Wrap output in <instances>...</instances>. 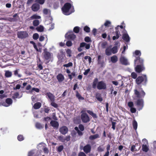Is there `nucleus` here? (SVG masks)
<instances>
[{
  "mask_svg": "<svg viewBox=\"0 0 156 156\" xmlns=\"http://www.w3.org/2000/svg\"><path fill=\"white\" fill-rule=\"evenodd\" d=\"M87 112L90 115H91L94 118L96 119L97 118V115L96 114L93 113L92 111L89 110H87Z\"/></svg>",
  "mask_w": 156,
  "mask_h": 156,
  "instance_id": "a878e982",
  "label": "nucleus"
},
{
  "mask_svg": "<svg viewBox=\"0 0 156 156\" xmlns=\"http://www.w3.org/2000/svg\"><path fill=\"white\" fill-rule=\"evenodd\" d=\"M97 88L99 90H105L106 88V84L103 81L98 82L97 85Z\"/></svg>",
  "mask_w": 156,
  "mask_h": 156,
  "instance_id": "6e6552de",
  "label": "nucleus"
},
{
  "mask_svg": "<svg viewBox=\"0 0 156 156\" xmlns=\"http://www.w3.org/2000/svg\"><path fill=\"white\" fill-rule=\"evenodd\" d=\"M85 47L87 49H88L90 47V44H87L85 42H83L80 44V46L78 48V51L79 52H81L82 51L83 49L82 48Z\"/></svg>",
  "mask_w": 156,
  "mask_h": 156,
  "instance_id": "0eeeda50",
  "label": "nucleus"
},
{
  "mask_svg": "<svg viewBox=\"0 0 156 156\" xmlns=\"http://www.w3.org/2000/svg\"><path fill=\"white\" fill-rule=\"evenodd\" d=\"M39 35L37 33H34L33 36V38L34 39L37 40L39 38Z\"/></svg>",
  "mask_w": 156,
  "mask_h": 156,
  "instance_id": "864d4df0",
  "label": "nucleus"
},
{
  "mask_svg": "<svg viewBox=\"0 0 156 156\" xmlns=\"http://www.w3.org/2000/svg\"><path fill=\"white\" fill-rule=\"evenodd\" d=\"M120 61L121 63L125 65H126L128 64V61L127 59H126L124 56H121L120 59Z\"/></svg>",
  "mask_w": 156,
  "mask_h": 156,
  "instance_id": "a211bd4d",
  "label": "nucleus"
},
{
  "mask_svg": "<svg viewBox=\"0 0 156 156\" xmlns=\"http://www.w3.org/2000/svg\"><path fill=\"white\" fill-rule=\"evenodd\" d=\"M76 96L77 98L79 100H84V98L82 97L81 95L79 94L77 91L76 94Z\"/></svg>",
  "mask_w": 156,
  "mask_h": 156,
  "instance_id": "37998d69",
  "label": "nucleus"
},
{
  "mask_svg": "<svg viewBox=\"0 0 156 156\" xmlns=\"http://www.w3.org/2000/svg\"><path fill=\"white\" fill-rule=\"evenodd\" d=\"M73 64L72 62H69L67 64H65L63 65V66L64 67H68L72 66Z\"/></svg>",
  "mask_w": 156,
  "mask_h": 156,
  "instance_id": "09e8293b",
  "label": "nucleus"
},
{
  "mask_svg": "<svg viewBox=\"0 0 156 156\" xmlns=\"http://www.w3.org/2000/svg\"><path fill=\"white\" fill-rule=\"evenodd\" d=\"M83 150L85 154L90 153L91 151V146L89 144H86L83 147Z\"/></svg>",
  "mask_w": 156,
  "mask_h": 156,
  "instance_id": "9b49d317",
  "label": "nucleus"
},
{
  "mask_svg": "<svg viewBox=\"0 0 156 156\" xmlns=\"http://www.w3.org/2000/svg\"><path fill=\"white\" fill-rule=\"evenodd\" d=\"M80 28L78 26L75 27L73 30V32L76 33H78L80 31Z\"/></svg>",
  "mask_w": 156,
  "mask_h": 156,
  "instance_id": "79ce46f5",
  "label": "nucleus"
},
{
  "mask_svg": "<svg viewBox=\"0 0 156 156\" xmlns=\"http://www.w3.org/2000/svg\"><path fill=\"white\" fill-rule=\"evenodd\" d=\"M111 24V22L110 21L108 20H106L105 23L104 25L106 27H110Z\"/></svg>",
  "mask_w": 156,
  "mask_h": 156,
  "instance_id": "3c124183",
  "label": "nucleus"
},
{
  "mask_svg": "<svg viewBox=\"0 0 156 156\" xmlns=\"http://www.w3.org/2000/svg\"><path fill=\"white\" fill-rule=\"evenodd\" d=\"M46 95L48 97L51 102L54 101V97L52 94L49 92H47Z\"/></svg>",
  "mask_w": 156,
  "mask_h": 156,
  "instance_id": "4be33fe9",
  "label": "nucleus"
},
{
  "mask_svg": "<svg viewBox=\"0 0 156 156\" xmlns=\"http://www.w3.org/2000/svg\"><path fill=\"white\" fill-rule=\"evenodd\" d=\"M41 104L40 102H37L34 105L33 107L35 109H38L41 108Z\"/></svg>",
  "mask_w": 156,
  "mask_h": 156,
  "instance_id": "bb28decb",
  "label": "nucleus"
},
{
  "mask_svg": "<svg viewBox=\"0 0 156 156\" xmlns=\"http://www.w3.org/2000/svg\"><path fill=\"white\" fill-rule=\"evenodd\" d=\"M50 124L54 128L58 129L59 126V123L57 121L55 120H52L51 121Z\"/></svg>",
  "mask_w": 156,
  "mask_h": 156,
  "instance_id": "6ab92c4d",
  "label": "nucleus"
},
{
  "mask_svg": "<svg viewBox=\"0 0 156 156\" xmlns=\"http://www.w3.org/2000/svg\"><path fill=\"white\" fill-rule=\"evenodd\" d=\"M65 37L68 40L73 41L76 38V36L73 34H66L65 35Z\"/></svg>",
  "mask_w": 156,
  "mask_h": 156,
  "instance_id": "2eb2a0df",
  "label": "nucleus"
},
{
  "mask_svg": "<svg viewBox=\"0 0 156 156\" xmlns=\"http://www.w3.org/2000/svg\"><path fill=\"white\" fill-rule=\"evenodd\" d=\"M79 128L81 131H83L84 129V126L82 124H80L79 126Z\"/></svg>",
  "mask_w": 156,
  "mask_h": 156,
  "instance_id": "0e129e2a",
  "label": "nucleus"
},
{
  "mask_svg": "<svg viewBox=\"0 0 156 156\" xmlns=\"http://www.w3.org/2000/svg\"><path fill=\"white\" fill-rule=\"evenodd\" d=\"M13 17L14 18H10L11 20L12 21H16L17 20V19L15 18L16 17H19V16L18 15L17 13H16L13 15Z\"/></svg>",
  "mask_w": 156,
  "mask_h": 156,
  "instance_id": "ea45409f",
  "label": "nucleus"
},
{
  "mask_svg": "<svg viewBox=\"0 0 156 156\" xmlns=\"http://www.w3.org/2000/svg\"><path fill=\"white\" fill-rule=\"evenodd\" d=\"M17 139L19 141H21L24 140V138L22 135H19L17 136Z\"/></svg>",
  "mask_w": 156,
  "mask_h": 156,
  "instance_id": "de8ad7c7",
  "label": "nucleus"
},
{
  "mask_svg": "<svg viewBox=\"0 0 156 156\" xmlns=\"http://www.w3.org/2000/svg\"><path fill=\"white\" fill-rule=\"evenodd\" d=\"M19 70V69H16V70L13 71L14 74L15 76H17L19 77H20L21 76V74L18 73V71Z\"/></svg>",
  "mask_w": 156,
  "mask_h": 156,
  "instance_id": "72a5a7b5",
  "label": "nucleus"
},
{
  "mask_svg": "<svg viewBox=\"0 0 156 156\" xmlns=\"http://www.w3.org/2000/svg\"><path fill=\"white\" fill-rule=\"evenodd\" d=\"M144 69V65H137L135 67V71L138 73H140Z\"/></svg>",
  "mask_w": 156,
  "mask_h": 156,
  "instance_id": "4468645a",
  "label": "nucleus"
},
{
  "mask_svg": "<svg viewBox=\"0 0 156 156\" xmlns=\"http://www.w3.org/2000/svg\"><path fill=\"white\" fill-rule=\"evenodd\" d=\"M31 8L33 11L37 12L39 9L40 5L39 4L35 3L32 5Z\"/></svg>",
  "mask_w": 156,
  "mask_h": 156,
  "instance_id": "ddd939ff",
  "label": "nucleus"
},
{
  "mask_svg": "<svg viewBox=\"0 0 156 156\" xmlns=\"http://www.w3.org/2000/svg\"><path fill=\"white\" fill-rule=\"evenodd\" d=\"M111 51L112 53L115 54L118 51L117 47L116 46H115L113 47L112 48H111Z\"/></svg>",
  "mask_w": 156,
  "mask_h": 156,
  "instance_id": "2f4dec72",
  "label": "nucleus"
},
{
  "mask_svg": "<svg viewBox=\"0 0 156 156\" xmlns=\"http://www.w3.org/2000/svg\"><path fill=\"white\" fill-rule=\"evenodd\" d=\"M59 131L62 134L65 135L68 132V129L66 126H63L60 128Z\"/></svg>",
  "mask_w": 156,
  "mask_h": 156,
  "instance_id": "9d476101",
  "label": "nucleus"
},
{
  "mask_svg": "<svg viewBox=\"0 0 156 156\" xmlns=\"http://www.w3.org/2000/svg\"><path fill=\"white\" fill-rule=\"evenodd\" d=\"M122 38L126 42H128L130 41V37L127 33L123 34Z\"/></svg>",
  "mask_w": 156,
  "mask_h": 156,
  "instance_id": "f3484780",
  "label": "nucleus"
},
{
  "mask_svg": "<svg viewBox=\"0 0 156 156\" xmlns=\"http://www.w3.org/2000/svg\"><path fill=\"white\" fill-rule=\"evenodd\" d=\"M36 30L38 32H42L44 31V28L42 26L40 25L36 27Z\"/></svg>",
  "mask_w": 156,
  "mask_h": 156,
  "instance_id": "473e14b6",
  "label": "nucleus"
},
{
  "mask_svg": "<svg viewBox=\"0 0 156 156\" xmlns=\"http://www.w3.org/2000/svg\"><path fill=\"white\" fill-rule=\"evenodd\" d=\"M81 113H82L81 118L83 122L86 123L90 121V117L85 112V111L82 110Z\"/></svg>",
  "mask_w": 156,
  "mask_h": 156,
  "instance_id": "20e7f679",
  "label": "nucleus"
},
{
  "mask_svg": "<svg viewBox=\"0 0 156 156\" xmlns=\"http://www.w3.org/2000/svg\"><path fill=\"white\" fill-rule=\"evenodd\" d=\"M12 72L9 71H6L5 73V76L6 77H9L11 76Z\"/></svg>",
  "mask_w": 156,
  "mask_h": 156,
  "instance_id": "4c0bfd02",
  "label": "nucleus"
},
{
  "mask_svg": "<svg viewBox=\"0 0 156 156\" xmlns=\"http://www.w3.org/2000/svg\"><path fill=\"white\" fill-rule=\"evenodd\" d=\"M45 0H35V2L37 4H39L41 5L43 4L45 1Z\"/></svg>",
  "mask_w": 156,
  "mask_h": 156,
  "instance_id": "c03bdc74",
  "label": "nucleus"
},
{
  "mask_svg": "<svg viewBox=\"0 0 156 156\" xmlns=\"http://www.w3.org/2000/svg\"><path fill=\"white\" fill-rule=\"evenodd\" d=\"M17 35L18 38L21 39H24L29 37L28 33L25 31H18Z\"/></svg>",
  "mask_w": 156,
  "mask_h": 156,
  "instance_id": "423d86ee",
  "label": "nucleus"
},
{
  "mask_svg": "<svg viewBox=\"0 0 156 156\" xmlns=\"http://www.w3.org/2000/svg\"><path fill=\"white\" fill-rule=\"evenodd\" d=\"M63 148L64 147L63 145L60 146L57 148V151L58 152H61L62 151Z\"/></svg>",
  "mask_w": 156,
  "mask_h": 156,
  "instance_id": "603ef678",
  "label": "nucleus"
},
{
  "mask_svg": "<svg viewBox=\"0 0 156 156\" xmlns=\"http://www.w3.org/2000/svg\"><path fill=\"white\" fill-rule=\"evenodd\" d=\"M147 81V77L146 75L138 76L136 80V83L138 85L142 83L144 85H146Z\"/></svg>",
  "mask_w": 156,
  "mask_h": 156,
  "instance_id": "7ed1b4c3",
  "label": "nucleus"
},
{
  "mask_svg": "<svg viewBox=\"0 0 156 156\" xmlns=\"http://www.w3.org/2000/svg\"><path fill=\"white\" fill-rule=\"evenodd\" d=\"M60 54L59 55L58 58H61L62 59L63 58V57L65 56V53L63 51H60Z\"/></svg>",
  "mask_w": 156,
  "mask_h": 156,
  "instance_id": "a19ab883",
  "label": "nucleus"
},
{
  "mask_svg": "<svg viewBox=\"0 0 156 156\" xmlns=\"http://www.w3.org/2000/svg\"><path fill=\"white\" fill-rule=\"evenodd\" d=\"M56 78L59 82L63 81L64 80V77L61 73L58 74Z\"/></svg>",
  "mask_w": 156,
  "mask_h": 156,
  "instance_id": "aec40b11",
  "label": "nucleus"
},
{
  "mask_svg": "<svg viewBox=\"0 0 156 156\" xmlns=\"http://www.w3.org/2000/svg\"><path fill=\"white\" fill-rule=\"evenodd\" d=\"M33 91H35L36 92H39L40 91V90L38 88H35L34 87L31 90L30 92L31 93L33 92Z\"/></svg>",
  "mask_w": 156,
  "mask_h": 156,
  "instance_id": "13d9d810",
  "label": "nucleus"
},
{
  "mask_svg": "<svg viewBox=\"0 0 156 156\" xmlns=\"http://www.w3.org/2000/svg\"><path fill=\"white\" fill-rule=\"evenodd\" d=\"M101 56L100 55H99L98 56V64L101 65L102 66H103V65L104 64V62L103 61H101Z\"/></svg>",
  "mask_w": 156,
  "mask_h": 156,
  "instance_id": "c85d7f7f",
  "label": "nucleus"
},
{
  "mask_svg": "<svg viewBox=\"0 0 156 156\" xmlns=\"http://www.w3.org/2000/svg\"><path fill=\"white\" fill-rule=\"evenodd\" d=\"M106 55L107 56H109L112 54L111 46L107 47L105 51Z\"/></svg>",
  "mask_w": 156,
  "mask_h": 156,
  "instance_id": "412c9836",
  "label": "nucleus"
},
{
  "mask_svg": "<svg viewBox=\"0 0 156 156\" xmlns=\"http://www.w3.org/2000/svg\"><path fill=\"white\" fill-rule=\"evenodd\" d=\"M66 54L69 57L71 56V51L69 49H67L66 51Z\"/></svg>",
  "mask_w": 156,
  "mask_h": 156,
  "instance_id": "052dcab7",
  "label": "nucleus"
},
{
  "mask_svg": "<svg viewBox=\"0 0 156 156\" xmlns=\"http://www.w3.org/2000/svg\"><path fill=\"white\" fill-rule=\"evenodd\" d=\"M78 156H87V155L84 152H80L78 154Z\"/></svg>",
  "mask_w": 156,
  "mask_h": 156,
  "instance_id": "774afa93",
  "label": "nucleus"
},
{
  "mask_svg": "<svg viewBox=\"0 0 156 156\" xmlns=\"http://www.w3.org/2000/svg\"><path fill=\"white\" fill-rule=\"evenodd\" d=\"M43 56L46 60H49L51 58V54L49 52L44 51L43 52Z\"/></svg>",
  "mask_w": 156,
  "mask_h": 156,
  "instance_id": "f8f14e48",
  "label": "nucleus"
},
{
  "mask_svg": "<svg viewBox=\"0 0 156 156\" xmlns=\"http://www.w3.org/2000/svg\"><path fill=\"white\" fill-rule=\"evenodd\" d=\"M71 7L72 5L70 3L66 2L65 3L62 8L63 13L65 15H70L71 13L74 12V10L73 8L71 12H69Z\"/></svg>",
  "mask_w": 156,
  "mask_h": 156,
  "instance_id": "f257e3e1",
  "label": "nucleus"
},
{
  "mask_svg": "<svg viewBox=\"0 0 156 156\" xmlns=\"http://www.w3.org/2000/svg\"><path fill=\"white\" fill-rule=\"evenodd\" d=\"M128 105L130 108L133 107L134 106L133 103L132 101H129L128 103Z\"/></svg>",
  "mask_w": 156,
  "mask_h": 156,
  "instance_id": "e2e57ef3",
  "label": "nucleus"
},
{
  "mask_svg": "<svg viewBox=\"0 0 156 156\" xmlns=\"http://www.w3.org/2000/svg\"><path fill=\"white\" fill-rule=\"evenodd\" d=\"M98 79L97 78H95L92 83V87L93 88L95 89L97 87V85H98Z\"/></svg>",
  "mask_w": 156,
  "mask_h": 156,
  "instance_id": "5701e85b",
  "label": "nucleus"
},
{
  "mask_svg": "<svg viewBox=\"0 0 156 156\" xmlns=\"http://www.w3.org/2000/svg\"><path fill=\"white\" fill-rule=\"evenodd\" d=\"M115 31L110 32V35L112 36V40L114 41L118 39L120 37V32L117 27H115Z\"/></svg>",
  "mask_w": 156,
  "mask_h": 156,
  "instance_id": "39448f33",
  "label": "nucleus"
},
{
  "mask_svg": "<svg viewBox=\"0 0 156 156\" xmlns=\"http://www.w3.org/2000/svg\"><path fill=\"white\" fill-rule=\"evenodd\" d=\"M99 138V135L98 134H96L93 135H91L89 137V139L90 140H93Z\"/></svg>",
  "mask_w": 156,
  "mask_h": 156,
  "instance_id": "cd10ccee",
  "label": "nucleus"
},
{
  "mask_svg": "<svg viewBox=\"0 0 156 156\" xmlns=\"http://www.w3.org/2000/svg\"><path fill=\"white\" fill-rule=\"evenodd\" d=\"M134 63L137 65H144V60L140 56L136 57V59L134 60Z\"/></svg>",
  "mask_w": 156,
  "mask_h": 156,
  "instance_id": "1a4fd4ad",
  "label": "nucleus"
},
{
  "mask_svg": "<svg viewBox=\"0 0 156 156\" xmlns=\"http://www.w3.org/2000/svg\"><path fill=\"white\" fill-rule=\"evenodd\" d=\"M36 127L38 129H41L44 128V125H42L39 122H36L35 124Z\"/></svg>",
  "mask_w": 156,
  "mask_h": 156,
  "instance_id": "7c9ffc66",
  "label": "nucleus"
},
{
  "mask_svg": "<svg viewBox=\"0 0 156 156\" xmlns=\"http://www.w3.org/2000/svg\"><path fill=\"white\" fill-rule=\"evenodd\" d=\"M136 105L138 106L143 108L144 106V100L143 99L139 98L136 102Z\"/></svg>",
  "mask_w": 156,
  "mask_h": 156,
  "instance_id": "dca6fc26",
  "label": "nucleus"
},
{
  "mask_svg": "<svg viewBox=\"0 0 156 156\" xmlns=\"http://www.w3.org/2000/svg\"><path fill=\"white\" fill-rule=\"evenodd\" d=\"M5 102L8 105V106L12 103V101L10 98H7L5 100Z\"/></svg>",
  "mask_w": 156,
  "mask_h": 156,
  "instance_id": "c9c22d12",
  "label": "nucleus"
},
{
  "mask_svg": "<svg viewBox=\"0 0 156 156\" xmlns=\"http://www.w3.org/2000/svg\"><path fill=\"white\" fill-rule=\"evenodd\" d=\"M43 63H37V67L40 70H41L43 69V67L42 66Z\"/></svg>",
  "mask_w": 156,
  "mask_h": 156,
  "instance_id": "6e6d98bb",
  "label": "nucleus"
},
{
  "mask_svg": "<svg viewBox=\"0 0 156 156\" xmlns=\"http://www.w3.org/2000/svg\"><path fill=\"white\" fill-rule=\"evenodd\" d=\"M19 93L18 92H16L14 94L13 96H12V98L14 100H15L16 98H20V97H19Z\"/></svg>",
  "mask_w": 156,
  "mask_h": 156,
  "instance_id": "58836bf2",
  "label": "nucleus"
},
{
  "mask_svg": "<svg viewBox=\"0 0 156 156\" xmlns=\"http://www.w3.org/2000/svg\"><path fill=\"white\" fill-rule=\"evenodd\" d=\"M95 98L100 102H101L103 101V98L101 97V94L98 92H97L95 94Z\"/></svg>",
  "mask_w": 156,
  "mask_h": 156,
  "instance_id": "b1692460",
  "label": "nucleus"
},
{
  "mask_svg": "<svg viewBox=\"0 0 156 156\" xmlns=\"http://www.w3.org/2000/svg\"><path fill=\"white\" fill-rule=\"evenodd\" d=\"M51 105L55 108L58 107V105L54 102V101L52 102L51 104Z\"/></svg>",
  "mask_w": 156,
  "mask_h": 156,
  "instance_id": "338daca9",
  "label": "nucleus"
},
{
  "mask_svg": "<svg viewBox=\"0 0 156 156\" xmlns=\"http://www.w3.org/2000/svg\"><path fill=\"white\" fill-rule=\"evenodd\" d=\"M133 126L134 129L136 130L137 127V123L135 120H134L133 122Z\"/></svg>",
  "mask_w": 156,
  "mask_h": 156,
  "instance_id": "f704fd0d",
  "label": "nucleus"
},
{
  "mask_svg": "<svg viewBox=\"0 0 156 156\" xmlns=\"http://www.w3.org/2000/svg\"><path fill=\"white\" fill-rule=\"evenodd\" d=\"M30 18L31 20L40 19L41 18V17L39 16H38L37 14H35L31 16Z\"/></svg>",
  "mask_w": 156,
  "mask_h": 156,
  "instance_id": "e433bc0d",
  "label": "nucleus"
},
{
  "mask_svg": "<svg viewBox=\"0 0 156 156\" xmlns=\"http://www.w3.org/2000/svg\"><path fill=\"white\" fill-rule=\"evenodd\" d=\"M131 76L134 79H136L137 78V75L136 73L132 72L131 74Z\"/></svg>",
  "mask_w": 156,
  "mask_h": 156,
  "instance_id": "4d7b16f0",
  "label": "nucleus"
},
{
  "mask_svg": "<svg viewBox=\"0 0 156 156\" xmlns=\"http://www.w3.org/2000/svg\"><path fill=\"white\" fill-rule=\"evenodd\" d=\"M59 140L62 142H64V137L62 136H58Z\"/></svg>",
  "mask_w": 156,
  "mask_h": 156,
  "instance_id": "bf43d9fd",
  "label": "nucleus"
},
{
  "mask_svg": "<svg viewBox=\"0 0 156 156\" xmlns=\"http://www.w3.org/2000/svg\"><path fill=\"white\" fill-rule=\"evenodd\" d=\"M84 41L87 43L90 42H91V38L89 37H86L84 38Z\"/></svg>",
  "mask_w": 156,
  "mask_h": 156,
  "instance_id": "8fccbe9b",
  "label": "nucleus"
},
{
  "mask_svg": "<svg viewBox=\"0 0 156 156\" xmlns=\"http://www.w3.org/2000/svg\"><path fill=\"white\" fill-rule=\"evenodd\" d=\"M118 60V57L115 55H114L111 57V61L113 63H116Z\"/></svg>",
  "mask_w": 156,
  "mask_h": 156,
  "instance_id": "393cba45",
  "label": "nucleus"
},
{
  "mask_svg": "<svg viewBox=\"0 0 156 156\" xmlns=\"http://www.w3.org/2000/svg\"><path fill=\"white\" fill-rule=\"evenodd\" d=\"M84 30L87 33H89L90 32V28L87 26H85L83 28Z\"/></svg>",
  "mask_w": 156,
  "mask_h": 156,
  "instance_id": "49530a36",
  "label": "nucleus"
},
{
  "mask_svg": "<svg viewBox=\"0 0 156 156\" xmlns=\"http://www.w3.org/2000/svg\"><path fill=\"white\" fill-rule=\"evenodd\" d=\"M84 58L86 60L88 59L89 63H90L91 62L92 58H91L88 56H86L84 57Z\"/></svg>",
  "mask_w": 156,
  "mask_h": 156,
  "instance_id": "5fc2aeb1",
  "label": "nucleus"
},
{
  "mask_svg": "<svg viewBox=\"0 0 156 156\" xmlns=\"http://www.w3.org/2000/svg\"><path fill=\"white\" fill-rule=\"evenodd\" d=\"M33 25L35 27H36L39 24V21L38 20H35L33 21Z\"/></svg>",
  "mask_w": 156,
  "mask_h": 156,
  "instance_id": "a18cd8bd",
  "label": "nucleus"
},
{
  "mask_svg": "<svg viewBox=\"0 0 156 156\" xmlns=\"http://www.w3.org/2000/svg\"><path fill=\"white\" fill-rule=\"evenodd\" d=\"M66 45L68 47H70L72 45V43L70 41H68L66 42Z\"/></svg>",
  "mask_w": 156,
  "mask_h": 156,
  "instance_id": "680f3d73",
  "label": "nucleus"
},
{
  "mask_svg": "<svg viewBox=\"0 0 156 156\" xmlns=\"http://www.w3.org/2000/svg\"><path fill=\"white\" fill-rule=\"evenodd\" d=\"M142 150L143 151L147 152L149 148L146 145L143 144L142 145Z\"/></svg>",
  "mask_w": 156,
  "mask_h": 156,
  "instance_id": "c756f323",
  "label": "nucleus"
},
{
  "mask_svg": "<svg viewBox=\"0 0 156 156\" xmlns=\"http://www.w3.org/2000/svg\"><path fill=\"white\" fill-rule=\"evenodd\" d=\"M134 91L135 95L138 98H144L146 95V93L141 87L134 90Z\"/></svg>",
  "mask_w": 156,
  "mask_h": 156,
  "instance_id": "f03ea898",
  "label": "nucleus"
},
{
  "mask_svg": "<svg viewBox=\"0 0 156 156\" xmlns=\"http://www.w3.org/2000/svg\"><path fill=\"white\" fill-rule=\"evenodd\" d=\"M135 54L137 56H140L141 55V53L140 51L138 50H136L135 51Z\"/></svg>",
  "mask_w": 156,
  "mask_h": 156,
  "instance_id": "69168bd1",
  "label": "nucleus"
}]
</instances>
